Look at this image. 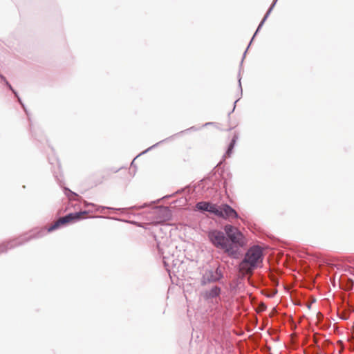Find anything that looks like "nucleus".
Instances as JSON below:
<instances>
[{
	"label": "nucleus",
	"instance_id": "f257e3e1",
	"mask_svg": "<svg viewBox=\"0 0 354 354\" xmlns=\"http://www.w3.org/2000/svg\"><path fill=\"white\" fill-rule=\"evenodd\" d=\"M263 261V251L259 246L250 248L245 254L242 261L239 263V272L243 275H251Z\"/></svg>",
	"mask_w": 354,
	"mask_h": 354
},
{
	"label": "nucleus",
	"instance_id": "f03ea898",
	"mask_svg": "<svg viewBox=\"0 0 354 354\" xmlns=\"http://www.w3.org/2000/svg\"><path fill=\"white\" fill-rule=\"evenodd\" d=\"M224 231L230 242V246L234 248L235 251L234 255H231V257L236 258L240 254V248L247 245L248 240L238 227L232 225H225Z\"/></svg>",
	"mask_w": 354,
	"mask_h": 354
},
{
	"label": "nucleus",
	"instance_id": "7ed1b4c3",
	"mask_svg": "<svg viewBox=\"0 0 354 354\" xmlns=\"http://www.w3.org/2000/svg\"><path fill=\"white\" fill-rule=\"evenodd\" d=\"M208 238L211 243L217 248L223 250L227 255H234V248L230 246L227 236L219 230H212L208 233Z\"/></svg>",
	"mask_w": 354,
	"mask_h": 354
},
{
	"label": "nucleus",
	"instance_id": "20e7f679",
	"mask_svg": "<svg viewBox=\"0 0 354 354\" xmlns=\"http://www.w3.org/2000/svg\"><path fill=\"white\" fill-rule=\"evenodd\" d=\"M86 214V212H80L75 213H71L67 214L65 216L60 217L57 219L51 226H50L48 229V232H52L57 228H59L62 225H66L70 223H73L75 221H79L84 218V216Z\"/></svg>",
	"mask_w": 354,
	"mask_h": 354
},
{
	"label": "nucleus",
	"instance_id": "39448f33",
	"mask_svg": "<svg viewBox=\"0 0 354 354\" xmlns=\"http://www.w3.org/2000/svg\"><path fill=\"white\" fill-rule=\"evenodd\" d=\"M214 214L230 221L239 218V215L236 210L227 204L216 205Z\"/></svg>",
	"mask_w": 354,
	"mask_h": 354
},
{
	"label": "nucleus",
	"instance_id": "423d86ee",
	"mask_svg": "<svg viewBox=\"0 0 354 354\" xmlns=\"http://www.w3.org/2000/svg\"><path fill=\"white\" fill-rule=\"evenodd\" d=\"M216 204H213L209 202H199L196 204V207L198 210L206 211L214 214L216 209Z\"/></svg>",
	"mask_w": 354,
	"mask_h": 354
},
{
	"label": "nucleus",
	"instance_id": "0eeeda50",
	"mask_svg": "<svg viewBox=\"0 0 354 354\" xmlns=\"http://www.w3.org/2000/svg\"><path fill=\"white\" fill-rule=\"evenodd\" d=\"M221 290L218 287L215 286L212 288L209 292V296L211 297H214L218 296L220 294Z\"/></svg>",
	"mask_w": 354,
	"mask_h": 354
},
{
	"label": "nucleus",
	"instance_id": "6e6552de",
	"mask_svg": "<svg viewBox=\"0 0 354 354\" xmlns=\"http://www.w3.org/2000/svg\"><path fill=\"white\" fill-rule=\"evenodd\" d=\"M234 140H233L232 141V142L230 143V146H229V148H228V150H227V153H230V152L231 151V150L233 149L234 147Z\"/></svg>",
	"mask_w": 354,
	"mask_h": 354
},
{
	"label": "nucleus",
	"instance_id": "1a4fd4ad",
	"mask_svg": "<svg viewBox=\"0 0 354 354\" xmlns=\"http://www.w3.org/2000/svg\"><path fill=\"white\" fill-rule=\"evenodd\" d=\"M260 308H261V310H264L266 309V306H265L264 304H262V305L260 306Z\"/></svg>",
	"mask_w": 354,
	"mask_h": 354
}]
</instances>
